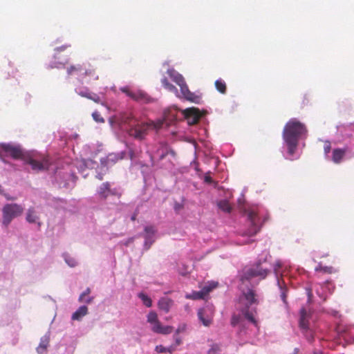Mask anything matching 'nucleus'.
I'll use <instances>...</instances> for the list:
<instances>
[{"instance_id":"nucleus-1","label":"nucleus","mask_w":354,"mask_h":354,"mask_svg":"<svg viewBox=\"0 0 354 354\" xmlns=\"http://www.w3.org/2000/svg\"><path fill=\"white\" fill-rule=\"evenodd\" d=\"M308 132L306 124L297 118H291L286 123L282 137L288 153L294 154L297 152L299 141L305 140Z\"/></svg>"},{"instance_id":"nucleus-2","label":"nucleus","mask_w":354,"mask_h":354,"mask_svg":"<svg viewBox=\"0 0 354 354\" xmlns=\"http://www.w3.org/2000/svg\"><path fill=\"white\" fill-rule=\"evenodd\" d=\"M14 159L20 158L21 156H11ZM26 158L24 161L31 166L32 170L36 171L47 170L52 171L54 174L55 180L62 185H66V181L69 179L70 174L64 172L55 166L53 161L50 159V156H39V159L34 158V156H24Z\"/></svg>"},{"instance_id":"nucleus-3","label":"nucleus","mask_w":354,"mask_h":354,"mask_svg":"<svg viewBox=\"0 0 354 354\" xmlns=\"http://www.w3.org/2000/svg\"><path fill=\"white\" fill-rule=\"evenodd\" d=\"M109 156H104L100 158V164L99 165L97 161L94 160L91 158H83L82 156L80 158H77L74 164L77 167V170L80 173L82 174V176L85 178L88 176V174H84V171L86 169H95L96 170V178L100 180L103 179L104 174L108 171V160Z\"/></svg>"},{"instance_id":"nucleus-4","label":"nucleus","mask_w":354,"mask_h":354,"mask_svg":"<svg viewBox=\"0 0 354 354\" xmlns=\"http://www.w3.org/2000/svg\"><path fill=\"white\" fill-rule=\"evenodd\" d=\"M268 254H266L263 259H258L253 265L250 267H245L240 274V281L243 284L249 282L250 280L254 277H259L260 279L266 278L270 270L264 264L267 261V257Z\"/></svg>"},{"instance_id":"nucleus-5","label":"nucleus","mask_w":354,"mask_h":354,"mask_svg":"<svg viewBox=\"0 0 354 354\" xmlns=\"http://www.w3.org/2000/svg\"><path fill=\"white\" fill-rule=\"evenodd\" d=\"M245 214L247 216L248 223V228L245 234L249 236H254L260 231L266 218L262 220L257 207L245 210Z\"/></svg>"},{"instance_id":"nucleus-6","label":"nucleus","mask_w":354,"mask_h":354,"mask_svg":"<svg viewBox=\"0 0 354 354\" xmlns=\"http://www.w3.org/2000/svg\"><path fill=\"white\" fill-rule=\"evenodd\" d=\"M162 125L163 121L160 120L156 122L137 123L130 128L129 135L136 139L142 140L147 135L149 130H158Z\"/></svg>"},{"instance_id":"nucleus-7","label":"nucleus","mask_w":354,"mask_h":354,"mask_svg":"<svg viewBox=\"0 0 354 354\" xmlns=\"http://www.w3.org/2000/svg\"><path fill=\"white\" fill-rule=\"evenodd\" d=\"M24 207L17 203H8L2 208V225L7 227L12 221L22 214Z\"/></svg>"},{"instance_id":"nucleus-8","label":"nucleus","mask_w":354,"mask_h":354,"mask_svg":"<svg viewBox=\"0 0 354 354\" xmlns=\"http://www.w3.org/2000/svg\"><path fill=\"white\" fill-rule=\"evenodd\" d=\"M312 313L306 310L304 307H302L299 310V326L301 333L305 336L308 342H312L314 340V333L310 327V319H311Z\"/></svg>"},{"instance_id":"nucleus-9","label":"nucleus","mask_w":354,"mask_h":354,"mask_svg":"<svg viewBox=\"0 0 354 354\" xmlns=\"http://www.w3.org/2000/svg\"><path fill=\"white\" fill-rule=\"evenodd\" d=\"M214 308L212 304H207L198 310V319L205 326H209L212 322Z\"/></svg>"},{"instance_id":"nucleus-10","label":"nucleus","mask_w":354,"mask_h":354,"mask_svg":"<svg viewBox=\"0 0 354 354\" xmlns=\"http://www.w3.org/2000/svg\"><path fill=\"white\" fill-rule=\"evenodd\" d=\"M231 325L233 327H238L236 335L239 337H242L247 335V326L243 317L241 315L233 314L230 321Z\"/></svg>"},{"instance_id":"nucleus-11","label":"nucleus","mask_w":354,"mask_h":354,"mask_svg":"<svg viewBox=\"0 0 354 354\" xmlns=\"http://www.w3.org/2000/svg\"><path fill=\"white\" fill-rule=\"evenodd\" d=\"M24 150L19 145L12 143H0V155H24Z\"/></svg>"},{"instance_id":"nucleus-12","label":"nucleus","mask_w":354,"mask_h":354,"mask_svg":"<svg viewBox=\"0 0 354 354\" xmlns=\"http://www.w3.org/2000/svg\"><path fill=\"white\" fill-rule=\"evenodd\" d=\"M183 113L189 125L196 124L202 116L199 109L195 107L186 109Z\"/></svg>"},{"instance_id":"nucleus-13","label":"nucleus","mask_w":354,"mask_h":354,"mask_svg":"<svg viewBox=\"0 0 354 354\" xmlns=\"http://www.w3.org/2000/svg\"><path fill=\"white\" fill-rule=\"evenodd\" d=\"M144 231L145 232L142 234L145 239L143 247L145 250H147L156 240V230L153 226L149 225L145 227Z\"/></svg>"},{"instance_id":"nucleus-14","label":"nucleus","mask_w":354,"mask_h":354,"mask_svg":"<svg viewBox=\"0 0 354 354\" xmlns=\"http://www.w3.org/2000/svg\"><path fill=\"white\" fill-rule=\"evenodd\" d=\"M180 88L181 96L178 95L179 97H182L187 101L198 103L199 101V97L196 95L194 93L191 92L185 82H183V84L178 85Z\"/></svg>"},{"instance_id":"nucleus-15","label":"nucleus","mask_w":354,"mask_h":354,"mask_svg":"<svg viewBox=\"0 0 354 354\" xmlns=\"http://www.w3.org/2000/svg\"><path fill=\"white\" fill-rule=\"evenodd\" d=\"M128 96L131 97L133 100L138 102H149L150 101V97L142 91H131L123 90Z\"/></svg>"},{"instance_id":"nucleus-16","label":"nucleus","mask_w":354,"mask_h":354,"mask_svg":"<svg viewBox=\"0 0 354 354\" xmlns=\"http://www.w3.org/2000/svg\"><path fill=\"white\" fill-rule=\"evenodd\" d=\"M50 332L48 330L43 337H41L39 344L36 348L38 354L45 353L50 342Z\"/></svg>"},{"instance_id":"nucleus-17","label":"nucleus","mask_w":354,"mask_h":354,"mask_svg":"<svg viewBox=\"0 0 354 354\" xmlns=\"http://www.w3.org/2000/svg\"><path fill=\"white\" fill-rule=\"evenodd\" d=\"M26 221L29 223H38L40 225L39 216L34 207H30L27 209Z\"/></svg>"},{"instance_id":"nucleus-18","label":"nucleus","mask_w":354,"mask_h":354,"mask_svg":"<svg viewBox=\"0 0 354 354\" xmlns=\"http://www.w3.org/2000/svg\"><path fill=\"white\" fill-rule=\"evenodd\" d=\"M151 330L157 334L167 335L172 332V327L169 326H162L158 321L151 326Z\"/></svg>"},{"instance_id":"nucleus-19","label":"nucleus","mask_w":354,"mask_h":354,"mask_svg":"<svg viewBox=\"0 0 354 354\" xmlns=\"http://www.w3.org/2000/svg\"><path fill=\"white\" fill-rule=\"evenodd\" d=\"M112 192L109 182L103 183L97 189V195L101 199H106Z\"/></svg>"},{"instance_id":"nucleus-20","label":"nucleus","mask_w":354,"mask_h":354,"mask_svg":"<svg viewBox=\"0 0 354 354\" xmlns=\"http://www.w3.org/2000/svg\"><path fill=\"white\" fill-rule=\"evenodd\" d=\"M167 73L169 77L178 85H180V84H183V82H185V79L183 75L174 68L168 69Z\"/></svg>"},{"instance_id":"nucleus-21","label":"nucleus","mask_w":354,"mask_h":354,"mask_svg":"<svg viewBox=\"0 0 354 354\" xmlns=\"http://www.w3.org/2000/svg\"><path fill=\"white\" fill-rule=\"evenodd\" d=\"M242 292L249 305H252L254 304L257 303V299H256V294L252 288H248L246 290H243Z\"/></svg>"},{"instance_id":"nucleus-22","label":"nucleus","mask_w":354,"mask_h":354,"mask_svg":"<svg viewBox=\"0 0 354 354\" xmlns=\"http://www.w3.org/2000/svg\"><path fill=\"white\" fill-rule=\"evenodd\" d=\"M88 313V308L86 306H80L73 314L71 316V319L73 320L80 321L82 318L87 315Z\"/></svg>"},{"instance_id":"nucleus-23","label":"nucleus","mask_w":354,"mask_h":354,"mask_svg":"<svg viewBox=\"0 0 354 354\" xmlns=\"http://www.w3.org/2000/svg\"><path fill=\"white\" fill-rule=\"evenodd\" d=\"M173 301L167 297H162L159 299L158 305V308L165 313H168L170 310Z\"/></svg>"},{"instance_id":"nucleus-24","label":"nucleus","mask_w":354,"mask_h":354,"mask_svg":"<svg viewBox=\"0 0 354 354\" xmlns=\"http://www.w3.org/2000/svg\"><path fill=\"white\" fill-rule=\"evenodd\" d=\"M242 315L245 319H248V322L252 323L254 326H258L257 321L255 319L253 313L249 310V307L247 306L241 310Z\"/></svg>"},{"instance_id":"nucleus-25","label":"nucleus","mask_w":354,"mask_h":354,"mask_svg":"<svg viewBox=\"0 0 354 354\" xmlns=\"http://www.w3.org/2000/svg\"><path fill=\"white\" fill-rule=\"evenodd\" d=\"M83 71V67L80 64L77 65H72L67 69V73L68 75H82Z\"/></svg>"},{"instance_id":"nucleus-26","label":"nucleus","mask_w":354,"mask_h":354,"mask_svg":"<svg viewBox=\"0 0 354 354\" xmlns=\"http://www.w3.org/2000/svg\"><path fill=\"white\" fill-rule=\"evenodd\" d=\"M277 286H279V288L280 292H281L280 297H281V300L283 301L284 304L288 305V301H287V299H286L287 292H288V288L286 287V285L282 286L281 284V282H280L279 279L277 280Z\"/></svg>"},{"instance_id":"nucleus-27","label":"nucleus","mask_w":354,"mask_h":354,"mask_svg":"<svg viewBox=\"0 0 354 354\" xmlns=\"http://www.w3.org/2000/svg\"><path fill=\"white\" fill-rule=\"evenodd\" d=\"M91 292V289L89 288H86V290L80 295L78 301L80 302H85L86 304H91L93 300V297H87L86 298V296L88 295Z\"/></svg>"},{"instance_id":"nucleus-28","label":"nucleus","mask_w":354,"mask_h":354,"mask_svg":"<svg viewBox=\"0 0 354 354\" xmlns=\"http://www.w3.org/2000/svg\"><path fill=\"white\" fill-rule=\"evenodd\" d=\"M218 207L223 212L226 213H230L232 211V207L227 200H221L217 203Z\"/></svg>"},{"instance_id":"nucleus-29","label":"nucleus","mask_w":354,"mask_h":354,"mask_svg":"<svg viewBox=\"0 0 354 354\" xmlns=\"http://www.w3.org/2000/svg\"><path fill=\"white\" fill-rule=\"evenodd\" d=\"M214 84H215V87H216V90L218 92H220L222 94L226 93L227 86H226L225 82L223 80L219 79V80H216Z\"/></svg>"},{"instance_id":"nucleus-30","label":"nucleus","mask_w":354,"mask_h":354,"mask_svg":"<svg viewBox=\"0 0 354 354\" xmlns=\"http://www.w3.org/2000/svg\"><path fill=\"white\" fill-rule=\"evenodd\" d=\"M161 83L165 88L167 89L170 92L177 93L178 89L175 86L169 83L167 77H164L161 80Z\"/></svg>"},{"instance_id":"nucleus-31","label":"nucleus","mask_w":354,"mask_h":354,"mask_svg":"<svg viewBox=\"0 0 354 354\" xmlns=\"http://www.w3.org/2000/svg\"><path fill=\"white\" fill-rule=\"evenodd\" d=\"M155 351L159 353H171L175 351V346L171 345L168 347H165L162 345H158L156 346Z\"/></svg>"},{"instance_id":"nucleus-32","label":"nucleus","mask_w":354,"mask_h":354,"mask_svg":"<svg viewBox=\"0 0 354 354\" xmlns=\"http://www.w3.org/2000/svg\"><path fill=\"white\" fill-rule=\"evenodd\" d=\"M138 297L142 300L145 306H146L147 307L151 306L152 301L148 295H147L144 292H140L138 293Z\"/></svg>"},{"instance_id":"nucleus-33","label":"nucleus","mask_w":354,"mask_h":354,"mask_svg":"<svg viewBox=\"0 0 354 354\" xmlns=\"http://www.w3.org/2000/svg\"><path fill=\"white\" fill-rule=\"evenodd\" d=\"M65 262L71 268L75 267L77 265L76 260L71 257L68 253H64L62 254Z\"/></svg>"},{"instance_id":"nucleus-34","label":"nucleus","mask_w":354,"mask_h":354,"mask_svg":"<svg viewBox=\"0 0 354 354\" xmlns=\"http://www.w3.org/2000/svg\"><path fill=\"white\" fill-rule=\"evenodd\" d=\"M159 320L158 319V316L156 313L153 311H151L147 315V322L150 323L152 326L158 322Z\"/></svg>"},{"instance_id":"nucleus-35","label":"nucleus","mask_w":354,"mask_h":354,"mask_svg":"<svg viewBox=\"0 0 354 354\" xmlns=\"http://www.w3.org/2000/svg\"><path fill=\"white\" fill-rule=\"evenodd\" d=\"M322 288L323 291H328L329 294H332L334 290L335 286H333V284H332L331 282L326 281L322 286Z\"/></svg>"},{"instance_id":"nucleus-36","label":"nucleus","mask_w":354,"mask_h":354,"mask_svg":"<svg viewBox=\"0 0 354 354\" xmlns=\"http://www.w3.org/2000/svg\"><path fill=\"white\" fill-rule=\"evenodd\" d=\"M345 156H326L327 161H331L335 164H339L344 161Z\"/></svg>"},{"instance_id":"nucleus-37","label":"nucleus","mask_w":354,"mask_h":354,"mask_svg":"<svg viewBox=\"0 0 354 354\" xmlns=\"http://www.w3.org/2000/svg\"><path fill=\"white\" fill-rule=\"evenodd\" d=\"M84 76H95V79H98V76L95 75V70L93 68H86L83 67L82 75Z\"/></svg>"},{"instance_id":"nucleus-38","label":"nucleus","mask_w":354,"mask_h":354,"mask_svg":"<svg viewBox=\"0 0 354 354\" xmlns=\"http://www.w3.org/2000/svg\"><path fill=\"white\" fill-rule=\"evenodd\" d=\"M93 120L97 122L102 123L104 122V118L102 117L101 114L97 111H94L92 114Z\"/></svg>"},{"instance_id":"nucleus-39","label":"nucleus","mask_w":354,"mask_h":354,"mask_svg":"<svg viewBox=\"0 0 354 354\" xmlns=\"http://www.w3.org/2000/svg\"><path fill=\"white\" fill-rule=\"evenodd\" d=\"M220 346L218 344H212L211 348L208 350L207 354H216L218 351H220Z\"/></svg>"},{"instance_id":"nucleus-40","label":"nucleus","mask_w":354,"mask_h":354,"mask_svg":"<svg viewBox=\"0 0 354 354\" xmlns=\"http://www.w3.org/2000/svg\"><path fill=\"white\" fill-rule=\"evenodd\" d=\"M306 293L307 295L308 300L307 302L308 304L312 302L313 299V292H312V288L310 286H307L305 288Z\"/></svg>"},{"instance_id":"nucleus-41","label":"nucleus","mask_w":354,"mask_h":354,"mask_svg":"<svg viewBox=\"0 0 354 354\" xmlns=\"http://www.w3.org/2000/svg\"><path fill=\"white\" fill-rule=\"evenodd\" d=\"M204 295L201 290L198 292H193L192 295L191 297H187L188 298H192L193 299H200L204 298Z\"/></svg>"},{"instance_id":"nucleus-42","label":"nucleus","mask_w":354,"mask_h":354,"mask_svg":"<svg viewBox=\"0 0 354 354\" xmlns=\"http://www.w3.org/2000/svg\"><path fill=\"white\" fill-rule=\"evenodd\" d=\"M323 148H324V151L325 153L327 154V153H330V149H331L330 142L328 141H324L323 142Z\"/></svg>"},{"instance_id":"nucleus-43","label":"nucleus","mask_w":354,"mask_h":354,"mask_svg":"<svg viewBox=\"0 0 354 354\" xmlns=\"http://www.w3.org/2000/svg\"><path fill=\"white\" fill-rule=\"evenodd\" d=\"M336 330L339 336L345 337L346 330H344V327L338 326L336 328Z\"/></svg>"},{"instance_id":"nucleus-44","label":"nucleus","mask_w":354,"mask_h":354,"mask_svg":"<svg viewBox=\"0 0 354 354\" xmlns=\"http://www.w3.org/2000/svg\"><path fill=\"white\" fill-rule=\"evenodd\" d=\"M179 333H180V330L177 329L176 331V333L174 335L175 344L174 346H175V348L176 347V346L180 345L181 344V339L179 337H178V334Z\"/></svg>"},{"instance_id":"nucleus-45","label":"nucleus","mask_w":354,"mask_h":354,"mask_svg":"<svg viewBox=\"0 0 354 354\" xmlns=\"http://www.w3.org/2000/svg\"><path fill=\"white\" fill-rule=\"evenodd\" d=\"M322 272L330 274L334 272L335 270L332 266H323Z\"/></svg>"},{"instance_id":"nucleus-46","label":"nucleus","mask_w":354,"mask_h":354,"mask_svg":"<svg viewBox=\"0 0 354 354\" xmlns=\"http://www.w3.org/2000/svg\"><path fill=\"white\" fill-rule=\"evenodd\" d=\"M68 47H70L69 45H64V46H60V47H58L55 49V51H56V54L55 55V57L56 58L58 55V54L64 50L66 48H67Z\"/></svg>"},{"instance_id":"nucleus-47","label":"nucleus","mask_w":354,"mask_h":354,"mask_svg":"<svg viewBox=\"0 0 354 354\" xmlns=\"http://www.w3.org/2000/svg\"><path fill=\"white\" fill-rule=\"evenodd\" d=\"M346 153V151L343 149H335L333 152V155H344Z\"/></svg>"},{"instance_id":"nucleus-48","label":"nucleus","mask_w":354,"mask_h":354,"mask_svg":"<svg viewBox=\"0 0 354 354\" xmlns=\"http://www.w3.org/2000/svg\"><path fill=\"white\" fill-rule=\"evenodd\" d=\"M212 290V288H210V286H204L201 291L203 292L204 296L207 295L211 290Z\"/></svg>"},{"instance_id":"nucleus-49","label":"nucleus","mask_w":354,"mask_h":354,"mask_svg":"<svg viewBox=\"0 0 354 354\" xmlns=\"http://www.w3.org/2000/svg\"><path fill=\"white\" fill-rule=\"evenodd\" d=\"M88 99H91L92 100H93L95 102H100V98L98 95H97L96 94H91V97H88Z\"/></svg>"},{"instance_id":"nucleus-50","label":"nucleus","mask_w":354,"mask_h":354,"mask_svg":"<svg viewBox=\"0 0 354 354\" xmlns=\"http://www.w3.org/2000/svg\"><path fill=\"white\" fill-rule=\"evenodd\" d=\"M281 267V261H276L275 263H274V272H275L276 274H277V272H278L277 270L279 268H280Z\"/></svg>"},{"instance_id":"nucleus-51","label":"nucleus","mask_w":354,"mask_h":354,"mask_svg":"<svg viewBox=\"0 0 354 354\" xmlns=\"http://www.w3.org/2000/svg\"><path fill=\"white\" fill-rule=\"evenodd\" d=\"M204 181L206 183H208V184H211L213 182L212 177L210 176H208V175H205V176Z\"/></svg>"},{"instance_id":"nucleus-52","label":"nucleus","mask_w":354,"mask_h":354,"mask_svg":"<svg viewBox=\"0 0 354 354\" xmlns=\"http://www.w3.org/2000/svg\"><path fill=\"white\" fill-rule=\"evenodd\" d=\"M78 94L80 95H81L82 97H85L86 98L91 97V93H90L80 91V92H78Z\"/></svg>"},{"instance_id":"nucleus-53","label":"nucleus","mask_w":354,"mask_h":354,"mask_svg":"<svg viewBox=\"0 0 354 354\" xmlns=\"http://www.w3.org/2000/svg\"><path fill=\"white\" fill-rule=\"evenodd\" d=\"M133 239L134 238L133 237H131V238H129L124 243V244L127 246L129 243H132L133 241Z\"/></svg>"},{"instance_id":"nucleus-54","label":"nucleus","mask_w":354,"mask_h":354,"mask_svg":"<svg viewBox=\"0 0 354 354\" xmlns=\"http://www.w3.org/2000/svg\"><path fill=\"white\" fill-rule=\"evenodd\" d=\"M124 156H115V158L114 160H111L112 163L114 164L118 160H122L123 159Z\"/></svg>"},{"instance_id":"nucleus-55","label":"nucleus","mask_w":354,"mask_h":354,"mask_svg":"<svg viewBox=\"0 0 354 354\" xmlns=\"http://www.w3.org/2000/svg\"><path fill=\"white\" fill-rule=\"evenodd\" d=\"M330 315H332L334 317H337L339 314V313L337 310H332L330 313H329Z\"/></svg>"},{"instance_id":"nucleus-56","label":"nucleus","mask_w":354,"mask_h":354,"mask_svg":"<svg viewBox=\"0 0 354 354\" xmlns=\"http://www.w3.org/2000/svg\"><path fill=\"white\" fill-rule=\"evenodd\" d=\"M217 285H218L217 282H212L208 286H210V288H212V289H214V288H216L217 286Z\"/></svg>"},{"instance_id":"nucleus-57","label":"nucleus","mask_w":354,"mask_h":354,"mask_svg":"<svg viewBox=\"0 0 354 354\" xmlns=\"http://www.w3.org/2000/svg\"><path fill=\"white\" fill-rule=\"evenodd\" d=\"M317 294L320 298L323 299L324 301L326 299V297L324 296L322 294H320L318 290H317Z\"/></svg>"},{"instance_id":"nucleus-58","label":"nucleus","mask_w":354,"mask_h":354,"mask_svg":"<svg viewBox=\"0 0 354 354\" xmlns=\"http://www.w3.org/2000/svg\"><path fill=\"white\" fill-rule=\"evenodd\" d=\"M323 266L321 264H319L316 268V271H322Z\"/></svg>"},{"instance_id":"nucleus-59","label":"nucleus","mask_w":354,"mask_h":354,"mask_svg":"<svg viewBox=\"0 0 354 354\" xmlns=\"http://www.w3.org/2000/svg\"><path fill=\"white\" fill-rule=\"evenodd\" d=\"M180 207H181V205L179 203H175V205H174L175 210H178Z\"/></svg>"},{"instance_id":"nucleus-60","label":"nucleus","mask_w":354,"mask_h":354,"mask_svg":"<svg viewBox=\"0 0 354 354\" xmlns=\"http://www.w3.org/2000/svg\"><path fill=\"white\" fill-rule=\"evenodd\" d=\"M311 354H324V353L320 351H315Z\"/></svg>"},{"instance_id":"nucleus-61","label":"nucleus","mask_w":354,"mask_h":354,"mask_svg":"<svg viewBox=\"0 0 354 354\" xmlns=\"http://www.w3.org/2000/svg\"><path fill=\"white\" fill-rule=\"evenodd\" d=\"M71 138H73L74 139H77L79 138V135L77 133H75L74 135H72Z\"/></svg>"},{"instance_id":"nucleus-62","label":"nucleus","mask_w":354,"mask_h":354,"mask_svg":"<svg viewBox=\"0 0 354 354\" xmlns=\"http://www.w3.org/2000/svg\"><path fill=\"white\" fill-rule=\"evenodd\" d=\"M117 194V190L115 189H112V192H111L110 195H116Z\"/></svg>"},{"instance_id":"nucleus-63","label":"nucleus","mask_w":354,"mask_h":354,"mask_svg":"<svg viewBox=\"0 0 354 354\" xmlns=\"http://www.w3.org/2000/svg\"><path fill=\"white\" fill-rule=\"evenodd\" d=\"M298 353H299V348H295L294 349V352H293L292 354H298Z\"/></svg>"},{"instance_id":"nucleus-64","label":"nucleus","mask_w":354,"mask_h":354,"mask_svg":"<svg viewBox=\"0 0 354 354\" xmlns=\"http://www.w3.org/2000/svg\"><path fill=\"white\" fill-rule=\"evenodd\" d=\"M3 189L2 188V186L0 185V194H3Z\"/></svg>"}]
</instances>
